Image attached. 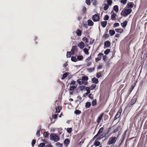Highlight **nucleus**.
Returning a JSON list of instances; mask_svg holds the SVG:
<instances>
[{"mask_svg":"<svg viewBox=\"0 0 147 147\" xmlns=\"http://www.w3.org/2000/svg\"><path fill=\"white\" fill-rule=\"evenodd\" d=\"M132 10L131 9H124L121 13V16L124 17L127 16L131 12Z\"/></svg>","mask_w":147,"mask_h":147,"instance_id":"f257e3e1","label":"nucleus"},{"mask_svg":"<svg viewBox=\"0 0 147 147\" xmlns=\"http://www.w3.org/2000/svg\"><path fill=\"white\" fill-rule=\"evenodd\" d=\"M50 139L55 142L58 141L60 140L59 137L55 133H51L50 135Z\"/></svg>","mask_w":147,"mask_h":147,"instance_id":"f03ea898","label":"nucleus"},{"mask_svg":"<svg viewBox=\"0 0 147 147\" xmlns=\"http://www.w3.org/2000/svg\"><path fill=\"white\" fill-rule=\"evenodd\" d=\"M117 140V138L115 136H112L110 138L107 142V145H113L115 144Z\"/></svg>","mask_w":147,"mask_h":147,"instance_id":"7ed1b4c3","label":"nucleus"},{"mask_svg":"<svg viewBox=\"0 0 147 147\" xmlns=\"http://www.w3.org/2000/svg\"><path fill=\"white\" fill-rule=\"evenodd\" d=\"M76 82L74 81H72L70 84H74V86H70L69 90L71 91L73 90L77 87V85L76 84Z\"/></svg>","mask_w":147,"mask_h":147,"instance_id":"20e7f679","label":"nucleus"},{"mask_svg":"<svg viewBox=\"0 0 147 147\" xmlns=\"http://www.w3.org/2000/svg\"><path fill=\"white\" fill-rule=\"evenodd\" d=\"M122 112V109L121 108L119 109L118 111L117 112V113L115 115L114 118V120L115 121L116 119H117L118 118H119L120 116V115L121 113Z\"/></svg>","mask_w":147,"mask_h":147,"instance_id":"39448f33","label":"nucleus"},{"mask_svg":"<svg viewBox=\"0 0 147 147\" xmlns=\"http://www.w3.org/2000/svg\"><path fill=\"white\" fill-rule=\"evenodd\" d=\"M136 101V98L134 97L130 102L127 105V107H130L132 105L135 104Z\"/></svg>","mask_w":147,"mask_h":147,"instance_id":"423d86ee","label":"nucleus"},{"mask_svg":"<svg viewBox=\"0 0 147 147\" xmlns=\"http://www.w3.org/2000/svg\"><path fill=\"white\" fill-rule=\"evenodd\" d=\"M92 19L94 22H97L100 20V16L99 15L95 14L92 17Z\"/></svg>","mask_w":147,"mask_h":147,"instance_id":"0eeeda50","label":"nucleus"},{"mask_svg":"<svg viewBox=\"0 0 147 147\" xmlns=\"http://www.w3.org/2000/svg\"><path fill=\"white\" fill-rule=\"evenodd\" d=\"M104 114V113H102L100 114L98 116L96 120V122L98 123V124H99L100 123V122L102 119Z\"/></svg>","mask_w":147,"mask_h":147,"instance_id":"6e6552de","label":"nucleus"},{"mask_svg":"<svg viewBox=\"0 0 147 147\" xmlns=\"http://www.w3.org/2000/svg\"><path fill=\"white\" fill-rule=\"evenodd\" d=\"M104 54L102 53H100L98 55V57L95 58V61L97 62L99 61L100 60L102 59V56H103Z\"/></svg>","mask_w":147,"mask_h":147,"instance_id":"1a4fd4ad","label":"nucleus"},{"mask_svg":"<svg viewBox=\"0 0 147 147\" xmlns=\"http://www.w3.org/2000/svg\"><path fill=\"white\" fill-rule=\"evenodd\" d=\"M103 129L104 128L103 127L100 128L97 134L94 137L93 139L94 140L95 138H96L103 131Z\"/></svg>","mask_w":147,"mask_h":147,"instance_id":"9d476101","label":"nucleus"},{"mask_svg":"<svg viewBox=\"0 0 147 147\" xmlns=\"http://www.w3.org/2000/svg\"><path fill=\"white\" fill-rule=\"evenodd\" d=\"M111 45V42L109 40H107L104 43V48H105L109 47Z\"/></svg>","mask_w":147,"mask_h":147,"instance_id":"9b49d317","label":"nucleus"},{"mask_svg":"<svg viewBox=\"0 0 147 147\" xmlns=\"http://www.w3.org/2000/svg\"><path fill=\"white\" fill-rule=\"evenodd\" d=\"M77 50V48L76 46H73L72 47V49H71V54L72 55H73L74 53V52L75 51H76Z\"/></svg>","mask_w":147,"mask_h":147,"instance_id":"f8f14e48","label":"nucleus"},{"mask_svg":"<svg viewBox=\"0 0 147 147\" xmlns=\"http://www.w3.org/2000/svg\"><path fill=\"white\" fill-rule=\"evenodd\" d=\"M134 5V3L133 2H129L127 4L126 7L127 8H132Z\"/></svg>","mask_w":147,"mask_h":147,"instance_id":"ddd939ff","label":"nucleus"},{"mask_svg":"<svg viewBox=\"0 0 147 147\" xmlns=\"http://www.w3.org/2000/svg\"><path fill=\"white\" fill-rule=\"evenodd\" d=\"M92 82L93 83L95 84H97L98 82V79L96 78H93L92 80Z\"/></svg>","mask_w":147,"mask_h":147,"instance_id":"4468645a","label":"nucleus"},{"mask_svg":"<svg viewBox=\"0 0 147 147\" xmlns=\"http://www.w3.org/2000/svg\"><path fill=\"white\" fill-rule=\"evenodd\" d=\"M78 46L81 49H83L84 47V44L83 42H81L78 44Z\"/></svg>","mask_w":147,"mask_h":147,"instance_id":"2eb2a0df","label":"nucleus"},{"mask_svg":"<svg viewBox=\"0 0 147 147\" xmlns=\"http://www.w3.org/2000/svg\"><path fill=\"white\" fill-rule=\"evenodd\" d=\"M127 20L125 21L123 23H121V25L122 27L125 28L127 25Z\"/></svg>","mask_w":147,"mask_h":147,"instance_id":"dca6fc26","label":"nucleus"},{"mask_svg":"<svg viewBox=\"0 0 147 147\" xmlns=\"http://www.w3.org/2000/svg\"><path fill=\"white\" fill-rule=\"evenodd\" d=\"M100 142L98 141L97 140L95 141L93 145L94 146L96 147L100 145Z\"/></svg>","mask_w":147,"mask_h":147,"instance_id":"f3484780","label":"nucleus"},{"mask_svg":"<svg viewBox=\"0 0 147 147\" xmlns=\"http://www.w3.org/2000/svg\"><path fill=\"white\" fill-rule=\"evenodd\" d=\"M86 89L87 91L86 93L84 94V96H86L85 95H88L90 93V88L89 87H86Z\"/></svg>","mask_w":147,"mask_h":147,"instance_id":"a211bd4d","label":"nucleus"},{"mask_svg":"<svg viewBox=\"0 0 147 147\" xmlns=\"http://www.w3.org/2000/svg\"><path fill=\"white\" fill-rule=\"evenodd\" d=\"M117 16L116 14L115 13H113L111 15V19L113 20H116V17Z\"/></svg>","mask_w":147,"mask_h":147,"instance_id":"6ab92c4d","label":"nucleus"},{"mask_svg":"<svg viewBox=\"0 0 147 147\" xmlns=\"http://www.w3.org/2000/svg\"><path fill=\"white\" fill-rule=\"evenodd\" d=\"M88 25V26H93L94 24V23L92 21L90 20H87Z\"/></svg>","mask_w":147,"mask_h":147,"instance_id":"aec40b11","label":"nucleus"},{"mask_svg":"<svg viewBox=\"0 0 147 147\" xmlns=\"http://www.w3.org/2000/svg\"><path fill=\"white\" fill-rule=\"evenodd\" d=\"M64 143L65 145L67 146L70 143V140L68 138L66 139L65 140Z\"/></svg>","mask_w":147,"mask_h":147,"instance_id":"412c9836","label":"nucleus"},{"mask_svg":"<svg viewBox=\"0 0 147 147\" xmlns=\"http://www.w3.org/2000/svg\"><path fill=\"white\" fill-rule=\"evenodd\" d=\"M91 105V104L90 102H86L85 104V107L86 108H88L90 107Z\"/></svg>","mask_w":147,"mask_h":147,"instance_id":"4be33fe9","label":"nucleus"},{"mask_svg":"<svg viewBox=\"0 0 147 147\" xmlns=\"http://www.w3.org/2000/svg\"><path fill=\"white\" fill-rule=\"evenodd\" d=\"M124 140L123 139L121 138L120 140L119 141V143H120L117 146H116V147H120L121 145L122 144L124 141Z\"/></svg>","mask_w":147,"mask_h":147,"instance_id":"5701e85b","label":"nucleus"},{"mask_svg":"<svg viewBox=\"0 0 147 147\" xmlns=\"http://www.w3.org/2000/svg\"><path fill=\"white\" fill-rule=\"evenodd\" d=\"M109 33L111 36H113L115 34V32L113 30H110L109 31Z\"/></svg>","mask_w":147,"mask_h":147,"instance_id":"b1692460","label":"nucleus"},{"mask_svg":"<svg viewBox=\"0 0 147 147\" xmlns=\"http://www.w3.org/2000/svg\"><path fill=\"white\" fill-rule=\"evenodd\" d=\"M115 31L117 32H119L120 33H122L123 32V30L122 28H120V29H115Z\"/></svg>","mask_w":147,"mask_h":147,"instance_id":"393cba45","label":"nucleus"},{"mask_svg":"<svg viewBox=\"0 0 147 147\" xmlns=\"http://www.w3.org/2000/svg\"><path fill=\"white\" fill-rule=\"evenodd\" d=\"M62 108L60 106H58L56 108V113H59L61 110Z\"/></svg>","mask_w":147,"mask_h":147,"instance_id":"a878e982","label":"nucleus"},{"mask_svg":"<svg viewBox=\"0 0 147 147\" xmlns=\"http://www.w3.org/2000/svg\"><path fill=\"white\" fill-rule=\"evenodd\" d=\"M107 21H103L101 23L102 26L103 28H105L107 25Z\"/></svg>","mask_w":147,"mask_h":147,"instance_id":"bb28decb","label":"nucleus"},{"mask_svg":"<svg viewBox=\"0 0 147 147\" xmlns=\"http://www.w3.org/2000/svg\"><path fill=\"white\" fill-rule=\"evenodd\" d=\"M113 9L115 12H117L119 10L118 6L117 5H115L113 7Z\"/></svg>","mask_w":147,"mask_h":147,"instance_id":"cd10ccee","label":"nucleus"},{"mask_svg":"<svg viewBox=\"0 0 147 147\" xmlns=\"http://www.w3.org/2000/svg\"><path fill=\"white\" fill-rule=\"evenodd\" d=\"M76 33L78 36H80L82 34V31L78 29L76 31Z\"/></svg>","mask_w":147,"mask_h":147,"instance_id":"c85d7f7f","label":"nucleus"},{"mask_svg":"<svg viewBox=\"0 0 147 147\" xmlns=\"http://www.w3.org/2000/svg\"><path fill=\"white\" fill-rule=\"evenodd\" d=\"M96 84H92L90 87V89L91 90H94V89L96 87Z\"/></svg>","mask_w":147,"mask_h":147,"instance_id":"c756f323","label":"nucleus"},{"mask_svg":"<svg viewBox=\"0 0 147 147\" xmlns=\"http://www.w3.org/2000/svg\"><path fill=\"white\" fill-rule=\"evenodd\" d=\"M71 60L74 62H76L77 61V59L74 56H72L71 57Z\"/></svg>","mask_w":147,"mask_h":147,"instance_id":"7c9ffc66","label":"nucleus"},{"mask_svg":"<svg viewBox=\"0 0 147 147\" xmlns=\"http://www.w3.org/2000/svg\"><path fill=\"white\" fill-rule=\"evenodd\" d=\"M68 75V73L67 72H65L64 73L63 75V76L62 78V79H65L67 76Z\"/></svg>","mask_w":147,"mask_h":147,"instance_id":"2f4dec72","label":"nucleus"},{"mask_svg":"<svg viewBox=\"0 0 147 147\" xmlns=\"http://www.w3.org/2000/svg\"><path fill=\"white\" fill-rule=\"evenodd\" d=\"M92 105L93 106H94L96 105L97 104V101L96 99L94 100L92 102Z\"/></svg>","mask_w":147,"mask_h":147,"instance_id":"473e14b6","label":"nucleus"},{"mask_svg":"<svg viewBox=\"0 0 147 147\" xmlns=\"http://www.w3.org/2000/svg\"><path fill=\"white\" fill-rule=\"evenodd\" d=\"M120 129V127L119 126H118L113 131V132L114 133H115L117 132V131H118Z\"/></svg>","mask_w":147,"mask_h":147,"instance_id":"72a5a7b5","label":"nucleus"},{"mask_svg":"<svg viewBox=\"0 0 147 147\" xmlns=\"http://www.w3.org/2000/svg\"><path fill=\"white\" fill-rule=\"evenodd\" d=\"M70 52L68 51L67 53L66 57L67 58H69L71 57V53Z\"/></svg>","mask_w":147,"mask_h":147,"instance_id":"f704fd0d","label":"nucleus"},{"mask_svg":"<svg viewBox=\"0 0 147 147\" xmlns=\"http://www.w3.org/2000/svg\"><path fill=\"white\" fill-rule=\"evenodd\" d=\"M40 129H41V126H39V129H38L36 133V135L39 136L40 135Z\"/></svg>","mask_w":147,"mask_h":147,"instance_id":"c9c22d12","label":"nucleus"},{"mask_svg":"<svg viewBox=\"0 0 147 147\" xmlns=\"http://www.w3.org/2000/svg\"><path fill=\"white\" fill-rule=\"evenodd\" d=\"M82 40L85 43L88 42V39L85 37H84L83 38Z\"/></svg>","mask_w":147,"mask_h":147,"instance_id":"e433bc0d","label":"nucleus"},{"mask_svg":"<svg viewBox=\"0 0 147 147\" xmlns=\"http://www.w3.org/2000/svg\"><path fill=\"white\" fill-rule=\"evenodd\" d=\"M109 117L108 115H104V121H107Z\"/></svg>","mask_w":147,"mask_h":147,"instance_id":"4c0bfd02","label":"nucleus"},{"mask_svg":"<svg viewBox=\"0 0 147 147\" xmlns=\"http://www.w3.org/2000/svg\"><path fill=\"white\" fill-rule=\"evenodd\" d=\"M77 82L80 85H81L83 84V81L82 80V79H79L78 80H77Z\"/></svg>","mask_w":147,"mask_h":147,"instance_id":"58836bf2","label":"nucleus"},{"mask_svg":"<svg viewBox=\"0 0 147 147\" xmlns=\"http://www.w3.org/2000/svg\"><path fill=\"white\" fill-rule=\"evenodd\" d=\"M83 56L82 55H79L77 57V59L79 61L82 60L83 59Z\"/></svg>","mask_w":147,"mask_h":147,"instance_id":"ea45409f","label":"nucleus"},{"mask_svg":"<svg viewBox=\"0 0 147 147\" xmlns=\"http://www.w3.org/2000/svg\"><path fill=\"white\" fill-rule=\"evenodd\" d=\"M81 79L83 81H87L88 80V78L87 76H83Z\"/></svg>","mask_w":147,"mask_h":147,"instance_id":"a19ab883","label":"nucleus"},{"mask_svg":"<svg viewBox=\"0 0 147 147\" xmlns=\"http://www.w3.org/2000/svg\"><path fill=\"white\" fill-rule=\"evenodd\" d=\"M110 51V49H107L104 52L105 54L106 55L108 54Z\"/></svg>","mask_w":147,"mask_h":147,"instance_id":"79ce46f5","label":"nucleus"},{"mask_svg":"<svg viewBox=\"0 0 147 147\" xmlns=\"http://www.w3.org/2000/svg\"><path fill=\"white\" fill-rule=\"evenodd\" d=\"M83 51L86 54L88 55L89 54L88 50L87 48H85L84 49Z\"/></svg>","mask_w":147,"mask_h":147,"instance_id":"37998d69","label":"nucleus"},{"mask_svg":"<svg viewBox=\"0 0 147 147\" xmlns=\"http://www.w3.org/2000/svg\"><path fill=\"white\" fill-rule=\"evenodd\" d=\"M81 113L80 111L79 110H76L74 111V113L77 115H78L80 114Z\"/></svg>","mask_w":147,"mask_h":147,"instance_id":"c03bdc74","label":"nucleus"},{"mask_svg":"<svg viewBox=\"0 0 147 147\" xmlns=\"http://www.w3.org/2000/svg\"><path fill=\"white\" fill-rule=\"evenodd\" d=\"M109 7V5L107 4H105V6L103 8L104 10L105 11L107 10L108 9Z\"/></svg>","mask_w":147,"mask_h":147,"instance_id":"a18cd8bd","label":"nucleus"},{"mask_svg":"<svg viewBox=\"0 0 147 147\" xmlns=\"http://www.w3.org/2000/svg\"><path fill=\"white\" fill-rule=\"evenodd\" d=\"M109 36V35L108 34H105L103 36V37L105 38V39H107L108 38Z\"/></svg>","mask_w":147,"mask_h":147,"instance_id":"49530a36","label":"nucleus"},{"mask_svg":"<svg viewBox=\"0 0 147 147\" xmlns=\"http://www.w3.org/2000/svg\"><path fill=\"white\" fill-rule=\"evenodd\" d=\"M67 132L69 133H71L72 131V128H68L67 129Z\"/></svg>","mask_w":147,"mask_h":147,"instance_id":"de8ad7c7","label":"nucleus"},{"mask_svg":"<svg viewBox=\"0 0 147 147\" xmlns=\"http://www.w3.org/2000/svg\"><path fill=\"white\" fill-rule=\"evenodd\" d=\"M77 100H76V102H80L82 100V98L80 96H78L77 97Z\"/></svg>","mask_w":147,"mask_h":147,"instance_id":"09e8293b","label":"nucleus"},{"mask_svg":"<svg viewBox=\"0 0 147 147\" xmlns=\"http://www.w3.org/2000/svg\"><path fill=\"white\" fill-rule=\"evenodd\" d=\"M107 1L108 4V5H111L113 3V1L112 0H107Z\"/></svg>","mask_w":147,"mask_h":147,"instance_id":"8fccbe9b","label":"nucleus"},{"mask_svg":"<svg viewBox=\"0 0 147 147\" xmlns=\"http://www.w3.org/2000/svg\"><path fill=\"white\" fill-rule=\"evenodd\" d=\"M43 135L46 138L49 135V134L47 132L45 131L44 132Z\"/></svg>","mask_w":147,"mask_h":147,"instance_id":"3c124183","label":"nucleus"},{"mask_svg":"<svg viewBox=\"0 0 147 147\" xmlns=\"http://www.w3.org/2000/svg\"><path fill=\"white\" fill-rule=\"evenodd\" d=\"M45 145V144L44 143H41L40 144L38 145V147H43Z\"/></svg>","mask_w":147,"mask_h":147,"instance_id":"603ef678","label":"nucleus"},{"mask_svg":"<svg viewBox=\"0 0 147 147\" xmlns=\"http://www.w3.org/2000/svg\"><path fill=\"white\" fill-rule=\"evenodd\" d=\"M94 69L95 68L94 67L90 68H88V70L89 72H92V71H93L94 70Z\"/></svg>","mask_w":147,"mask_h":147,"instance_id":"864d4df0","label":"nucleus"},{"mask_svg":"<svg viewBox=\"0 0 147 147\" xmlns=\"http://www.w3.org/2000/svg\"><path fill=\"white\" fill-rule=\"evenodd\" d=\"M134 86L133 85H132L131 86L129 89V92L130 93L131 92L132 90L134 89Z\"/></svg>","mask_w":147,"mask_h":147,"instance_id":"5fc2aeb1","label":"nucleus"},{"mask_svg":"<svg viewBox=\"0 0 147 147\" xmlns=\"http://www.w3.org/2000/svg\"><path fill=\"white\" fill-rule=\"evenodd\" d=\"M127 0H121V3H122L123 5H125L127 3Z\"/></svg>","mask_w":147,"mask_h":147,"instance_id":"6e6d98bb","label":"nucleus"},{"mask_svg":"<svg viewBox=\"0 0 147 147\" xmlns=\"http://www.w3.org/2000/svg\"><path fill=\"white\" fill-rule=\"evenodd\" d=\"M36 140L35 139L33 140L32 142V147H33L34 144L36 143Z\"/></svg>","mask_w":147,"mask_h":147,"instance_id":"4d7b16f0","label":"nucleus"},{"mask_svg":"<svg viewBox=\"0 0 147 147\" xmlns=\"http://www.w3.org/2000/svg\"><path fill=\"white\" fill-rule=\"evenodd\" d=\"M109 18V16L107 15L105 16L104 18V20H107Z\"/></svg>","mask_w":147,"mask_h":147,"instance_id":"13d9d810","label":"nucleus"},{"mask_svg":"<svg viewBox=\"0 0 147 147\" xmlns=\"http://www.w3.org/2000/svg\"><path fill=\"white\" fill-rule=\"evenodd\" d=\"M101 76V73L100 72H98L96 74V77L98 78H99Z\"/></svg>","mask_w":147,"mask_h":147,"instance_id":"bf43d9fd","label":"nucleus"},{"mask_svg":"<svg viewBox=\"0 0 147 147\" xmlns=\"http://www.w3.org/2000/svg\"><path fill=\"white\" fill-rule=\"evenodd\" d=\"M103 137V136H102V135H101L100 136H99L98 138L96 139V140L97 141L100 140Z\"/></svg>","mask_w":147,"mask_h":147,"instance_id":"052dcab7","label":"nucleus"},{"mask_svg":"<svg viewBox=\"0 0 147 147\" xmlns=\"http://www.w3.org/2000/svg\"><path fill=\"white\" fill-rule=\"evenodd\" d=\"M103 60H104V61H105L107 60V57L106 55H103Z\"/></svg>","mask_w":147,"mask_h":147,"instance_id":"680f3d73","label":"nucleus"},{"mask_svg":"<svg viewBox=\"0 0 147 147\" xmlns=\"http://www.w3.org/2000/svg\"><path fill=\"white\" fill-rule=\"evenodd\" d=\"M126 132H127V131L126 130L125 131L123 134L122 135L121 138L123 139L124 140L125 139V135L126 133Z\"/></svg>","mask_w":147,"mask_h":147,"instance_id":"e2e57ef3","label":"nucleus"},{"mask_svg":"<svg viewBox=\"0 0 147 147\" xmlns=\"http://www.w3.org/2000/svg\"><path fill=\"white\" fill-rule=\"evenodd\" d=\"M85 87V86L82 85L80 86L79 88H80V90H83L84 89Z\"/></svg>","mask_w":147,"mask_h":147,"instance_id":"0e129e2a","label":"nucleus"},{"mask_svg":"<svg viewBox=\"0 0 147 147\" xmlns=\"http://www.w3.org/2000/svg\"><path fill=\"white\" fill-rule=\"evenodd\" d=\"M86 3L88 5H90V0H86Z\"/></svg>","mask_w":147,"mask_h":147,"instance_id":"69168bd1","label":"nucleus"},{"mask_svg":"<svg viewBox=\"0 0 147 147\" xmlns=\"http://www.w3.org/2000/svg\"><path fill=\"white\" fill-rule=\"evenodd\" d=\"M93 95L91 94H90L88 96V97L90 99H93Z\"/></svg>","mask_w":147,"mask_h":147,"instance_id":"338daca9","label":"nucleus"},{"mask_svg":"<svg viewBox=\"0 0 147 147\" xmlns=\"http://www.w3.org/2000/svg\"><path fill=\"white\" fill-rule=\"evenodd\" d=\"M56 144L57 146H59V147H62V144H60L59 142H57L56 143Z\"/></svg>","mask_w":147,"mask_h":147,"instance_id":"774afa93","label":"nucleus"}]
</instances>
